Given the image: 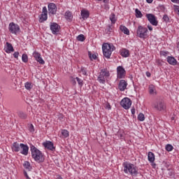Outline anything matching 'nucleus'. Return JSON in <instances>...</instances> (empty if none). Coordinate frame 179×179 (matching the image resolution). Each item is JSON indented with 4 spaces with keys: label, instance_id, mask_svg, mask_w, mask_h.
<instances>
[{
    "label": "nucleus",
    "instance_id": "a878e982",
    "mask_svg": "<svg viewBox=\"0 0 179 179\" xmlns=\"http://www.w3.org/2000/svg\"><path fill=\"white\" fill-rule=\"evenodd\" d=\"M23 166L26 170H28V171H30L31 170V166L30 165V162L28 161H25L23 164Z\"/></svg>",
    "mask_w": 179,
    "mask_h": 179
},
{
    "label": "nucleus",
    "instance_id": "864d4df0",
    "mask_svg": "<svg viewBox=\"0 0 179 179\" xmlns=\"http://www.w3.org/2000/svg\"><path fill=\"white\" fill-rule=\"evenodd\" d=\"M150 76H151L150 73L149 71H147L146 76H148V78H150Z\"/></svg>",
    "mask_w": 179,
    "mask_h": 179
},
{
    "label": "nucleus",
    "instance_id": "4be33fe9",
    "mask_svg": "<svg viewBox=\"0 0 179 179\" xmlns=\"http://www.w3.org/2000/svg\"><path fill=\"white\" fill-rule=\"evenodd\" d=\"M148 159L150 163H155V154L152 152H149L148 155Z\"/></svg>",
    "mask_w": 179,
    "mask_h": 179
},
{
    "label": "nucleus",
    "instance_id": "aec40b11",
    "mask_svg": "<svg viewBox=\"0 0 179 179\" xmlns=\"http://www.w3.org/2000/svg\"><path fill=\"white\" fill-rule=\"evenodd\" d=\"M64 17L68 22H72V19H73V15H72V13L71 11H66L64 13Z\"/></svg>",
    "mask_w": 179,
    "mask_h": 179
},
{
    "label": "nucleus",
    "instance_id": "7ed1b4c3",
    "mask_svg": "<svg viewBox=\"0 0 179 179\" xmlns=\"http://www.w3.org/2000/svg\"><path fill=\"white\" fill-rule=\"evenodd\" d=\"M115 46L113 43H103L102 45L103 54L106 58H110L113 51H115Z\"/></svg>",
    "mask_w": 179,
    "mask_h": 179
},
{
    "label": "nucleus",
    "instance_id": "a18cd8bd",
    "mask_svg": "<svg viewBox=\"0 0 179 179\" xmlns=\"http://www.w3.org/2000/svg\"><path fill=\"white\" fill-rule=\"evenodd\" d=\"M81 72L83 73V75H87V72H86V69L85 68H82L81 69Z\"/></svg>",
    "mask_w": 179,
    "mask_h": 179
},
{
    "label": "nucleus",
    "instance_id": "393cba45",
    "mask_svg": "<svg viewBox=\"0 0 179 179\" xmlns=\"http://www.w3.org/2000/svg\"><path fill=\"white\" fill-rule=\"evenodd\" d=\"M17 115L21 120H26L27 118V114L22 111L17 112Z\"/></svg>",
    "mask_w": 179,
    "mask_h": 179
},
{
    "label": "nucleus",
    "instance_id": "c9c22d12",
    "mask_svg": "<svg viewBox=\"0 0 179 179\" xmlns=\"http://www.w3.org/2000/svg\"><path fill=\"white\" fill-rule=\"evenodd\" d=\"M77 40L78 41H84L85 40H86V38H85V35L80 34L77 36Z\"/></svg>",
    "mask_w": 179,
    "mask_h": 179
},
{
    "label": "nucleus",
    "instance_id": "a19ab883",
    "mask_svg": "<svg viewBox=\"0 0 179 179\" xmlns=\"http://www.w3.org/2000/svg\"><path fill=\"white\" fill-rule=\"evenodd\" d=\"M29 131H30L31 132H34V126H33V124H31L29 125Z\"/></svg>",
    "mask_w": 179,
    "mask_h": 179
},
{
    "label": "nucleus",
    "instance_id": "49530a36",
    "mask_svg": "<svg viewBox=\"0 0 179 179\" xmlns=\"http://www.w3.org/2000/svg\"><path fill=\"white\" fill-rule=\"evenodd\" d=\"M24 176L27 179H31L30 177H29V175L27 174V172L26 171H24Z\"/></svg>",
    "mask_w": 179,
    "mask_h": 179
},
{
    "label": "nucleus",
    "instance_id": "052dcab7",
    "mask_svg": "<svg viewBox=\"0 0 179 179\" xmlns=\"http://www.w3.org/2000/svg\"><path fill=\"white\" fill-rule=\"evenodd\" d=\"M97 1H101V0H97Z\"/></svg>",
    "mask_w": 179,
    "mask_h": 179
},
{
    "label": "nucleus",
    "instance_id": "09e8293b",
    "mask_svg": "<svg viewBox=\"0 0 179 179\" xmlns=\"http://www.w3.org/2000/svg\"><path fill=\"white\" fill-rule=\"evenodd\" d=\"M104 9H106V10H108V9H110V6H108V4L106 3L104 5Z\"/></svg>",
    "mask_w": 179,
    "mask_h": 179
},
{
    "label": "nucleus",
    "instance_id": "37998d69",
    "mask_svg": "<svg viewBox=\"0 0 179 179\" xmlns=\"http://www.w3.org/2000/svg\"><path fill=\"white\" fill-rule=\"evenodd\" d=\"M13 57H14V58H16L17 59V58H19V52H14Z\"/></svg>",
    "mask_w": 179,
    "mask_h": 179
},
{
    "label": "nucleus",
    "instance_id": "4c0bfd02",
    "mask_svg": "<svg viewBox=\"0 0 179 179\" xmlns=\"http://www.w3.org/2000/svg\"><path fill=\"white\" fill-rule=\"evenodd\" d=\"M138 121H145V115L142 113H139L138 115Z\"/></svg>",
    "mask_w": 179,
    "mask_h": 179
},
{
    "label": "nucleus",
    "instance_id": "2eb2a0df",
    "mask_svg": "<svg viewBox=\"0 0 179 179\" xmlns=\"http://www.w3.org/2000/svg\"><path fill=\"white\" fill-rule=\"evenodd\" d=\"M43 146H44L45 149L51 150L52 152H54V150H55V147H54V143L51 141H45L43 143Z\"/></svg>",
    "mask_w": 179,
    "mask_h": 179
},
{
    "label": "nucleus",
    "instance_id": "0eeeda50",
    "mask_svg": "<svg viewBox=\"0 0 179 179\" xmlns=\"http://www.w3.org/2000/svg\"><path fill=\"white\" fill-rule=\"evenodd\" d=\"M132 104V101L129 98H124L121 101H120V105L124 110H128L131 108V106Z\"/></svg>",
    "mask_w": 179,
    "mask_h": 179
},
{
    "label": "nucleus",
    "instance_id": "bb28decb",
    "mask_svg": "<svg viewBox=\"0 0 179 179\" xmlns=\"http://www.w3.org/2000/svg\"><path fill=\"white\" fill-rule=\"evenodd\" d=\"M24 87L27 89V90H31V89H33V84L27 82L24 84Z\"/></svg>",
    "mask_w": 179,
    "mask_h": 179
},
{
    "label": "nucleus",
    "instance_id": "72a5a7b5",
    "mask_svg": "<svg viewBox=\"0 0 179 179\" xmlns=\"http://www.w3.org/2000/svg\"><path fill=\"white\" fill-rule=\"evenodd\" d=\"M165 149L167 152H171L173 149H174V147H173L171 144H167L165 147Z\"/></svg>",
    "mask_w": 179,
    "mask_h": 179
},
{
    "label": "nucleus",
    "instance_id": "9b49d317",
    "mask_svg": "<svg viewBox=\"0 0 179 179\" xmlns=\"http://www.w3.org/2000/svg\"><path fill=\"white\" fill-rule=\"evenodd\" d=\"M146 17L148 22H150V23L152 24V26H157V24H159V22L156 19V16H155V15L146 14Z\"/></svg>",
    "mask_w": 179,
    "mask_h": 179
},
{
    "label": "nucleus",
    "instance_id": "20e7f679",
    "mask_svg": "<svg viewBox=\"0 0 179 179\" xmlns=\"http://www.w3.org/2000/svg\"><path fill=\"white\" fill-rule=\"evenodd\" d=\"M110 77V72L107 71L106 69H101L99 73V76H98V81L99 83H102L104 85L106 83V80L107 78Z\"/></svg>",
    "mask_w": 179,
    "mask_h": 179
},
{
    "label": "nucleus",
    "instance_id": "c756f323",
    "mask_svg": "<svg viewBox=\"0 0 179 179\" xmlns=\"http://www.w3.org/2000/svg\"><path fill=\"white\" fill-rule=\"evenodd\" d=\"M22 61L25 64L29 62V57L26 54H23L22 56Z\"/></svg>",
    "mask_w": 179,
    "mask_h": 179
},
{
    "label": "nucleus",
    "instance_id": "13d9d810",
    "mask_svg": "<svg viewBox=\"0 0 179 179\" xmlns=\"http://www.w3.org/2000/svg\"><path fill=\"white\" fill-rule=\"evenodd\" d=\"M73 85H76V80L75 79L73 80Z\"/></svg>",
    "mask_w": 179,
    "mask_h": 179
},
{
    "label": "nucleus",
    "instance_id": "3c124183",
    "mask_svg": "<svg viewBox=\"0 0 179 179\" xmlns=\"http://www.w3.org/2000/svg\"><path fill=\"white\" fill-rule=\"evenodd\" d=\"M161 10H164V9H166V8L164 7V6L162 5L159 6Z\"/></svg>",
    "mask_w": 179,
    "mask_h": 179
},
{
    "label": "nucleus",
    "instance_id": "58836bf2",
    "mask_svg": "<svg viewBox=\"0 0 179 179\" xmlns=\"http://www.w3.org/2000/svg\"><path fill=\"white\" fill-rule=\"evenodd\" d=\"M149 93L150 94H155V86L150 85L149 87Z\"/></svg>",
    "mask_w": 179,
    "mask_h": 179
},
{
    "label": "nucleus",
    "instance_id": "6e6552de",
    "mask_svg": "<svg viewBox=\"0 0 179 179\" xmlns=\"http://www.w3.org/2000/svg\"><path fill=\"white\" fill-rule=\"evenodd\" d=\"M47 19H48V11H47V7L44 6L42 9V14L39 17V22L44 23Z\"/></svg>",
    "mask_w": 179,
    "mask_h": 179
},
{
    "label": "nucleus",
    "instance_id": "412c9836",
    "mask_svg": "<svg viewBox=\"0 0 179 179\" xmlns=\"http://www.w3.org/2000/svg\"><path fill=\"white\" fill-rule=\"evenodd\" d=\"M81 16H82L83 20H86V19H87V17H89V16H90L89 11L86 10H81Z\"/></svg>",
    "mask_w": 179,
    "mask_h": 179
},
{
    "label": "nucleus",
    "instance_id": "5fc2aeb1",
    "mask_svg": "<svg viewBox=\"0 0 179 179\" xmlns=\"http://www.w3.org/2000/svg\"><path fill=\"white\" fill-rule=\"evenodd\" d=\"M146 2L148 3H152V2H153V0H146Z\"/></svg>",
    "mask_w": 179,
    "mask_h": 179
},
{
    "label": "nucleus",
    "instance_id": "ddd939ff",
    "mask_svg": "<svg viewBox=\"0 0 179 179\" xmlns=\"http://www.w3.org/2000/svg\"><path fill=\"white\" fill-rule=\"evenodd\" d=\"M32 55L34 58H35L36 61H37V62L40 63L41 65H44V64H45V62H44V59H43L41 57V54H40V52L34 51Z\"/></svg>",
    "mask_w": 179,
    "mask_h": 179
},
{
    "label": "nucleus",
    "instance_id": "6e6d98bb",
    "mask_svg": "<svg viewBox=\"0 0 179 179\" xmlns=\"http://www.w3.org/2000/svg\"><path fill=\"white\" fill-rule=\"evenodd\" d=\"M131 114L134 115L135 114V108L131 109Z\"/></svg>",
    "mask_w": 179,
    "mask_h": 179
},
{
    "label": "nucleus",
    "instance_id": "39448f33",
    "mask_svg": "<svg viewBox=\"0 0 179 179\" xmlns=\"http://www.w3.org/2000/svg\"><path fill=\"white\" fill-rule=\"evenodd\" d=\"M154 108L157 111H164L166 110V103L163 99H157L154 103Z\"/></svg>",
    "mask_w": 179,
    "mask_h": 179
},
{
    "label": "nucleus",
    "instance_id": "de8ad7c7",
    "mask_svg": "<svg viewBox=\"0 0 179 179\" xmlns=\"http://www.w3.org/2000/svg\"><path fill=\"white\" fill-rule=\"evenodd\" d=\"M106 108H107L108 110H111V105H110L109 103H107Z\"/></svg>",
    "mask_w": 179,
    "mask_h": 179
},
{
    "label": "nucleus",
    "instance_id": "f8f14e48",
    "mask_svg": "<svg viewBox=\"0 0 179 179\" xmlns=\"http://www.w3.org/2000/svg\"><path fill=\"white\" fill-rule=\"evenodd\" d=\"M117 78L119 79H123V78H125V75L127 74V71L122 67V66H119L117 68Z\"/></svg>",
    "mask_w": 179,
    "mask_h": 179
},
{
    "label": "nucleus",
    "instance_id": "f03ea898",
    "mask_svg": "<svg viewBox=\"0 0 179 179\" xmlns=\"http://www.w3.org/2000/svg\"><path fill=\"white\" fill-rule=\"evenodd\" d=\"M123 167H124V172L126 174H131V176H133L134 177H137L139 174V172H138V170L136 169V166L134 165V164L124 162L123 163Z\"/></svg>",
    "mask_w": 179,
    "mask_h": 179
},
{
    "label": "nucleus",
    "instance_id": "4d7b16f0",
    "mask_svg": "<svg viewBox=\"0 0 179 179\" xmlns=\"http://www.w3.org/2000/svg\"><path fill=\"white\" fill-rule=\"evenodd\" d=\"M103 3H108V0H103Z\"/></svg>",
    "mask_w": 179,
    "mask_h": 179
},
{
    "label": "nucleus",
    "instance_id": "c03bdc74",
    "mask_svg": "<svg viewBox=\"0 0 179 179\" xmlns=\"http://www.w3.org/2000/svg\"><path fill=\"white\" fill-rule=\"evenodd\" d=\"M175 8V11H178V15H179V6L177 5L173 6Z\"/></svg>",
    "mask_w": 179,
    "mask_h": 179
},
{
    "label": "nucleus",
    "instance_id": "5701e85b",
    "mask_svg": "<svg viewBox=\"0 0 179 179\" xmlns=\"http://www.w3.org/2000/svg\"><path fill=\"white\" fill-rule=\"evenodd\" d=\"M120 55H122V57H124V58H127V57H129V50L127 49H122L120 51Z\"/></svg>",
    "mask_w": 179,
    "mask_h": 179
},
{
    "label": "nucleus",
    "instance_id": "cd10ccee",
    "mask_svg": "<svg viewBox=\"0 0 179 179\" xmlns=\"http://www.w3.org/2000/svg\"><path fill=\"white\" fill-rule=\"evenodd\" d=\"M6 50H8V51H10L11 52H13V51H15V49H13V46L8 42H6Z\"/></svg>",
    "mask_w": 179,
    "mask_h": 179
},
{
    "label": "nucleus",
    "instance_id": "dca6fc26",
    "mask_svg": "<svg viewBox=\"0 0 179 179\" xmlns=\"http://www.w3.org/2000/svg\"><path fill=\"white\" fill-rule=\"evenodd\" d=\"M20 152L21 155H24V156H27V155H29V145L21 143Z\"/></svg>",
    "mask_w": 179,
    "mask_h": 179
},
{
    "label": "nucleus",
    "instance_id": "bf43d9fd",
    "mask_svg": "<svg viewBox=\"0 0 179 179\" xmlns=\"http://www.w3.org/2000/svg\"><path fill=\"white\" fill-rule=\"evenodd\" d=\"M57 179H64V178H62V177H61V176H58V177L57 178Z\"/></svg>",
    "mask_w": 179,
    "mask_h": 179
},
{
    "label": "nucleus",
    "instance_id": "6ab92c4d",
    "mask_svg": "<svg viewBox=\"0 0 179 179\" xmlns=\"http://www.w3.org/2000/svg\"><path fill=\"white\" fill-rule=\"evenodd\" d=\"M22 146V143L19 144L17 142H15L13 144L12 150L13 152H20V148Z\"/></svg>",
    "mask_w": 179,
    "mask_h": 179
},
{
    "label": "nucleus",
    "instance_id": "ea45409f",
    "mask_svg": "<svg viewBox=\"0 0 179 179\" xmlns=\"http://www.w3.org/2000/svg\"><path fill=\"white\" fill-rule=\"evenodd\" d=\"M76 80H77V82H78V85H79L80 86H83V80H81L80 78H79L78 77H76Z\"/></svg>",
    "mask_w": 179,
    "mask_h": 179
},
{
    "label": "nucleus",
    "instance_id": "9d476101",
    "mask_svg": "<svg viewBox=\"0 0 179 179\" xmlns=\"http://www.w3.org/2000/svg\"><path fill=\"white\" fill-rule=\"evenodd\" d=\"M50 29L52 34L57 35L59 33V29H61V27H59L57 22H50Z\"/></svg>",
    "mask_w": 179,
    "mask_h": 179
},
{
    "label": "nucleus",
    "instance_id": "79ce46f5",
    "mask_svg": "<svg viewBox=\"0 0 179 179\" xmlns=\"http://www.w3.org/2000/svg\"><path fill=\"white\" fill-rule=\"evenodd\" d=\"M160 54H161V55H163L164 57H166V55L169 54V52L161 51Z\"/></svg>",
    "mask_w": 179,
    "mask_h": 179
},
{
    "label": "nucleus",
    "instance_id": "473e14b6",
    "mask_svg": "<svg viewBox=\"0 0 179 179\" xmlns=\"http://www.w3.org/2000/svg\"><path fill=\"white\" fill-rule=\"evenodd\" d=\"M135 12H136V17H142V16H143V15L142 14L141 10H139V9L136 8Z\"/></svg>",
    "mask_w": 179,
    "mask_h": 179
},
{
    "label": "nucleus",
    "instance_id": "f3484780",
    "mask_svg": "<svg viewBox=\"0 0 179 179\" xmlns=\"http://www.w3.org/2000/svg\"><path fill=\"white\" fill-rule=\"evenodd\" d=\"M127 86H128V83L125 80H121L118 85V89L120 90V92H124L125 89H127Z\"/></svg>",
    "mask_w": 179,
    "mask_h": 179
},
{
    "label": "nucleus",
    "instance_id": "b1692460",
    "mask_svg": "<svg viewBox=\"0 0 179 179\" xmlns=\"http://www.w3.org/2000/svg\"><path fill=\"white\" fill-rule=\"evenodd\" d=\"M120 29L124 33V34H127V36H129V29L127 28V27L124 25H121L120 27Z\"/></svg>",
    "mask_w": 179,
    "mask_h": 179
},
{
    "label": "nucleus",
    "instance_id": "1a4fd4ad",
    "mask_svg": "<svg viewBox=\"0 0 179 179\" xmlns=\"http://www.w3.org/2000/svg\"><path fill=\"white\" fill-rule=\"evenodd\" d=\"M8 30L13 34H17V33H19V30H20V28L17 24H15L14 22H10L9 24Z\"/></svg>",
    "mask_w": 179,
    "mask_h": 179
},
{
    "label": "nucleus",
    "instance_id": "423d86ee",
    "mask_svg": "<svg viewBox=\"0 0 179 179\" xmlns=\"http://www.w3.org/2000/svg\"><path fill=\"white\" fill-rule=\"evenodd\" d=\"M137 36L140 38H146L148 37V29L142 26H138L137 29Z\"/></svg>",
    "mask_w": 179,
    "mask_h": 179
},
{
    "label": "nucleus",
    "instance_id": "f257e3e1",
    "mask_svg": "<svg viewBox=\"0 0 179 179\" xmlns=\"http://www.w3.org/2000/svg\"><path fill=\"white\" fill-rule=\"evenodd\" d=\"M30 150L31 152V157L38 163H43L44 162V157H43V153L36 146L30 145Z\"/></svg>",
    "mask_w": 179,
    "mask_h": 179
},
{
    "label": "nucleus",
    "instance_id": "e433bc0d",
    "mask_svg": "<svg viewBox=\"0 0 179 179\" xmlns=\"http://www.w3.org/2000/svg\"><path fill=\"white\" fill-rule=\"evenodd\" d=\"M110 20L113 24L117 22V19H115V14H112V15L110 17Z\"/></svg>",
    "mask_w": 179,
    "mask_h": 179
},
{
    "label": "nucleus",
    "instance_id": "8fccbe9b",
    "mask_svg": "<svg viewBox=\"0 0 179 179\" xmlns=\"http://www.w3.org/2000/svg\"><path fill=\"white\" fill-rule=\"evenodd\" d=\"M173 3H179V0H171Z\"/></svg>",
    "mask_w": 179,
    "mask_h": 179
},
{
    "label": "nucleus",
    "instance_id": "603ef678",
    "mask_svg": "<svg viewBox=\"0 0 179 179\" xmlns=\"http://www.w3.org/2000/svg\"><path fill=\"white\" fill-rule=\"evenodd\" d=\"M148 30H150V31H152V30H153V28L150 25H148Z\"/></svg>",
    "mask_w": 179,
    "mask_h": 179
},
{
    "label": "nucleus",
    "instance_id": "7c9ffc66",
    "mask_svg": "<svg viewBox=\"0 0 179 179\" xmlns=\"http://www.w3.org/2000/svg\"><path fill=\"white\" fill-rule=\"evenodd\" d=\"M163 22H165V23H170V17L167 14L164 15L163 16Z\"/></svg>",
    "mask_w": 179,
    "mask_h": 179
},
{
    "label": "nucleus",
    "instance_id": "f704fd0d",
    "mask_svg": "<svg viewBox=\"0 0 179 179\" xmlns=\"http://www.w3.org/2000/svg\"><path fill=\"white\" fill-rule=\"evenodd\" d=\"M111 31H113V28H111V25H108L106 29H105V33H106V34H110Z\"/></svg>",
    "mask_w": 179,
    "mask_h": 179
},
{
    "label": "nucleus",
    "instance_id": "a211bd4d",
    "mask_svg": "<svg viewBox=\"0 0 179 179\" xmlns=\"http://www.w3.org/2000/svg\"><path fill=\"white\" fill-rule=\"evenodd\" d=\"M166 61L170 65H173V66L177 65V59L174 57L169 56L166 58Z\"/></svg>",
    "mask_w": 179,
    "mask_h": 179
},
{
    "label": "nucleus",
    "instance_id": "2f4dec72",
    "mask_svg": "<svg viewBox=\"0 0 179 179\" xmlns=\"http://www.w3.org/2000/svg\"><path fill=\"white\" fill-rule=\"evenodd\" d=\"M89 58L93 61V59H97V55L96 54H92V52H88Z\"/></svg>",
    "mask_w": 179,
    "mask_h": 179
},
{
    "label": "nucleus",
    "instance_id": "c85d7f7f",
    "mask_svg": "<svg viewBox=\"0 0 179 179\" xmlns=\"http://www.w3.org/2000/svg\"><path fill=\"white\" fill-rule=\"evenodd\" d=\"M62 135L64 136V138H68V136H69V131H68L66 129H62Z\"/></svg>",
    "mask_w": 179,
    "mask_h": 179
},
{
    "label": "nucleus",
    "instance_id": "4468645a",
    "mask_svg": "<svg viewBox=\"0 0 179 179\" xmlns=\"http://www.w3.org/2000/svg\"><path fill=\"white\" fill-rule=\"evenodd\" d=\"M49 15H57V5L54 3H50L48 6Z\"/></svg>",
    "mask_w": 179,
    "mask_h": 179
}]
</instances>
